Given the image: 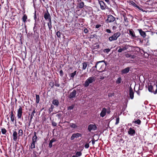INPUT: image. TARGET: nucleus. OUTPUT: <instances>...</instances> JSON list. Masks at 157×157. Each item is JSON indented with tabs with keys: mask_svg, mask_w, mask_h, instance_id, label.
Instances as JSON below:
<instances>
[{
	"mask_svg": "<svg viewBox=\"0 0 157 157\" xmlns=\"http://www.w3.org/2000/svg\"><path fill=\"white\" fill-rule=\"evenodd\" d=\"M10 116L11 120V121L13 122L14 119V114H13V111H12L10 112Z\"/></svg>",
	"mask_w": 157,
	"mask_h": 157,
	"instance_id": "obj_28",
	"label": "nucleus"
},
{
	"mask_svg": "<svg viewBox=\"0 0 157 157\" xmlns=\"http://www.w3.org/2000/svg\"><path fill=\"white\" fill-rule=\"evenodd\" d=\"M1 131H2V133L3 134H5L7 132L6 129L4 128H2Z\"/></svg>",
	"mask_w": 157,
	"mask_h": 157,
	"instance_id": "obj_44",
	"label": "nucleus"
},
{
	"mask_svg": "<svg viewBox=\"0 0 157 157\" xmlns=\"http://www.w3.org/2000/svg\"><path fill=\"white\" fill-rule=\"evenodd\" d=\"M129 34L132 37H136V36L135 35L134 32L132 29H130L129 30Z\"/></svg>",
	"mask_w": 157,
	"mask_h": 157,
	"instance_id": "obj_24",
	"label": "nucleus"
},
{
	"mask_svg": "<svg viewBox=\"0 0 157 157\" xmlns=\"http://www.w3.org/2000/svg\"><path fill=\"white\" fill-rule=\"evenodd\" d=\"M129 3L130 5H132L133 6L135 7H136L141 10L143 11V9L137 6L133 1H130Z\"/></svg>",
	"mask_w": 157,
	"mask_h": 157,
	"instance_id": "obj_16",
	"label": "nucleus"
},
{
	"mask_svg": "<svg viewBox=\"0 0 157 157\" xmlns=\"http://www.w3.org/2000/svg\"><path fill=\"white\" fill-rule=\"evenodd\" d=\"M17 116L18 119H21V117L22 113V108L20 106V108L17 110Z\"/></svg>",
	"mask_w": 157,
	"mask_h": 157,
	"instance_id": "obj_13",
	"label": "nucleus"
},
{
	"mask_svg": "<svg viewBox=\"0 0 157 157\" xmlns=\"http://www.w3.org/2000/svg\"><path fill=\"white\" fill-rule=\"evenodd\" d=\"M39 118H37V117L36 118V121H35V124H36V126H38V123L39 122Z\"/></svg>",
	"mask_w": 157,
	"mask_h": 157,
	"instance_id": "obj_58",
	"label": "nucleus"
},
{
	"mask_svg": "<svg viewBox=\"0 0 157 157\" xmlns=\"http://www.w3.org/2000/svg\"><path fill=\"white\" fill-rule=\"evenodd\" d=\"M99 3L101 9L102 10H105V8L106 5L104 2L102 1H99Z\"/></svg>",
	"mask_w": 157,
	"mask_h": 157,
	"instance_id": "obj_21",
	"label": "nucleus"
},
{
	"mask_svg": "<svg viewBox=\"0 0 157 157\" xmlns=\"http://www.w3.org/2000/svg\"><path fill=\"white\" fill-rule=\"evenodd\" d=\"M129 47V45H128L127 44H126L124 45V46L123 47L125 49V50H127Z\"/></svg>",
	"mask_w": 157,
	"mask_h": 157,
	"instance_id": "obj_52",
	"label": "nucleus"
},
{
	"mask_svg": "<svg viewBox=\"0 0 157 157\" xmlns=\"http://www.w3.org/2000/svg\"><path fill=\"white\" fill-rule=\"evenodd\" d=\"M84 5L83 2H82L77 4V8L78 9L82 8Z\"/></svg>",
	"mask_w": 157,
	"mask_h": 157,
	"instance_id": "obj_22",
	"label": "nucleus"
},
{
	"mask_svg": "<svg viewBox=\"0 0 157 157\" xmlns=\"http://www.w3.org/2000/svg\"><path fill=\"white\" fill-rule=\"evenodd\" d=\"M75 107L74 105L72 104L71 105L67 107V110H68L73 109Z\"/></svg>",
	"mask_w": 157,
	"mask_h": 157,
	"instance_id": "obj_38",
	"label": "nucleus"
},
{
	"mask_svg": "<svg viewBox=\"0 0 157 157\" xmlns=\"http://www.w3.org/2000/svg\"><path fill=\"white\" fill-rule=\"evenodd\" d=\"M52 125L53 126L56 127L57 126V123L55 122H52Z\"/></svg>",
	"mask_w": 157,
	"mask_h": 157,
	"instance_id": "obj_62",
	"label": "nucleus"
},
{
	"mask_svg": "<svg viewBox=\"0 0 157 157\" xmlns=\"http://www.w3.org/2000/svg\"><path fill=\"white\" fill-rule=\"evenodd\" d=\"M130 68L131 67H127L122 69L121 71V74L122 75H124L127 74L129 71Z\"/></svg>",
	"mask_w": 157,
	"mask_h": 157,
	"instance_id": "obj_12",
	"label": "nucleus"
},
{
	"mask_svg": "<svg viewBox=\"0 0 157 157\" xmlns=\"http://www.w3.org/2000/svg\"><path fill=\"white\" fill-rule=\"evenodd\" d=\"M77 71H75L69 74L71 79H73L75 76L76 75Z\"/></svg>",
	"mask_w": 157,
	"mask_h": 157,
	"instance_id": "obj_26",
	"label": "nucleus"
},
{
	"mask_svg": "<svg viewBox=\"0 0 157 157\" xmlns=\"http://www.w3.org/2000/svg\"><path fill=\"white\" fill-rule=\"evenodd\" d=\"M105 62V61L104 60H101V61H98L96 63L95 65L96 66H97L98 67V65L99 64V63H101Z\"/></svg>",
	"mask_w": 157,
	"mask_h": 157,
	"instance_id": "obj_41",
	"label": "nucleus"
},
{
	"mask_svg": "<svg viewBox=\"0 0 157 157\" xmlns=\"http://www.w3.org/2000/svg\"><path fill=\"white\" fill-rule=\"evenodd\" d=\"M13 139L14 141H16L17 139V133L16 131H14L13 134Z\"/></svg>",
	"mask_w": 157,
	"mask_h": 157,
	"instance_id": "obj_23",
	"label": "nucleus"
},
{
	"mask_svg": "<svg viewBox=\"0 0 157 157\" xmlns=\"http://www.w3.org/2000/svg\"><path fill=\"white\" fill-rule=\"evenodd\" d=\"M27 16L25 14H24V15L22 17V18L21 20H27Z\"/></svg>",
	"mask_w": 157,
	"mask_h": 157,
	"instance_id": "obj_54",
	"label": "nucleus"
},
{
	"mask_svg": "<svg viewBox=\"0 0 157 157\" xmlns=\"http://www.w3.org/2000/svg\"><path fill=\"white\" fill-rule=\"evenodd\" d=\"M119 117H118L116 118V122L115 123V124H116V125L117 124L119 123Z\"/></svg>",
	"mask_w": 157,
	"mask_h": 157,
	"instance_id": "obj_51",
	"label": "nucleus"
},
{
	"mask_svg": "<svg viewBox=\"0 0 157 157\" xmlns=\"http://www.w3.org/2000/svg\"><path fill=\"white\" fill-rule=\"evenodd\" d=\"M36 102L38 103L39 102V95L36 94Z\"/></svg>",
	"mask_w": 157,
	"mask_h": 157,
	"instance_id": "obj_43",
	"label": "nucleus"
},
{
	"mask_svg": "<svg viewBox=\"0 0 157 157\" xmlns=\"http://www.w3.org/2000/svg\"><path fill=\"white\" fill-rule=\"evenodd\" d=\"M105 77V76H100L99 78L101 80H102L104 79Z\"/></svg>",
	"mask_w": 157,
	"mask_h": 157,
	"instance_id": "obj_61",
	"label": "nucleus"
},
{
	"mask_svg": "<svg viewBox=\"0 0 157 157\" xmlns=\"http://www.w3.org/2000/svg\"><path fill=\"white\" fill-rule=\"evenodd\" d=\"M99 48V45L98 44V43L94 44L92 47V49L93 50L97 49L98 50Z\"/></svg>",
	"mask_w": 157,
	"mask_h": 157,
	"instance_id": "obj_25",
	"label": "nucleus"
},
{
	"mask_svg": "<svg viewBox=\"0 0 157 157\" xmlns=\"http://www.w3.org/2000/svg\"><path fill=\"white\" fill-rule=\"evenodd\" d=\"M91 142V141H90L89 143H85L84 145V147L85 148H88L89 147V143Z\"/></svg>",
	"mask_w": 157,
	"mask_h": 157,
	"instance_id": "obj_45",
	"label": "nucleus"
},
{
	"mask_svg": "<svg viewBox=\"0 0 157 157\" xmlns=\"http://www.w3.org/2000/svg\"><path fill=\"white\" fill-rule=\"evenodd\" d=\"M106 20H115V18L111 15H108L107 19Z\"/></svg>",
	"mask_w": 157,
	"mask_h": 157,
	"instance_id": "obj_34",
	"label": "nucleus"
},
{
	"mask_svg": "<svg viewBox=\"0 0 157 157\" xmlns=\"http://www.w3.org/2000/svg\"><path fill=\"white\" fill-rule=\"evenodd\" d=\"M77 93V91L75 90H74L73 91L71 92L68 95V98L70 99H72L76 97Z\"/></svg>",
	"mask_w": 157,
	"mask_h": 157,
	"instance_id": "obj_10",
	"label": "nucleus"
},
{
	"mask_svg": "<svg viewBox=\"0 0 157 157\" xmlns=\"http://www.w3.org/2000/svg\"><path fill=\"white\" fill-rule=\"evenodd\" d=\"M54 105L52 104L51 105L50 107L49 108L48 110V113L50 114L53 111V109H54Z\"/></svg>",
	"mask_w": 157,
	"mask_h": 157,
	"instance_id": "obj_27",
	"label": "nucleus"
},
{
	"mask_svg": "<svg viewBox=\"0 0 157 157\" xmlns=\"http://www.w3.org/2000/svg\"><path fill=\"white\" fill-rule=\"evenodd\" d=\"M114 95L115 94L114 93H109L108 94V96L109 97H112L113 96H114Z\"/></svg>",
	"mask_w": 157,
	"mask_h": 157,
	"instance_id": "obj_53",
	"label": "nucleus"
},
{
	"mask_svg": "<svg viewBox=\"0 0 157 157\" xmlns=\"http://www.w3.org/2000/svg\"><path fill=\"white\" fill-rule=\"evenodd\" d=\"M82 134L80 133H74L72 134V136L71 137L70 139L71 140H73L75 138H77L79 137H81Z\"/></svg>",
	"mask_w": 157,
	"mask_h": 157,
	"instance_id": "obj_11",
	"label": "nucleus"
},
{
	"mask_svg": "<svg viewBox=\"0 0 157 157\" xmlns=\"http://www.w3.org/2000/svg\"><path fill=\"white\" fill-rule=\"evenodd\" d=\"M49 22L48 23V27L49 29L50 30L52 28V23H51V20H49Z\"/></svg>",
	"mask_w": 157,
	"mask_h": 157,
	"instance_id": "obj_37",
	"label": "nucleus"
},
{
	"mask_svg": "<svg viewBox=\"0 0 157 157\" xmlns=\"http://www.w3.org/2000/svg\"><path fill=\"white\" fill-rule=\"evenodd\" d=\"M33 30L34 33V37L35 40H38L39 36V30L37 29V27L35 25L34 27Z\"/></svg>",
	"mask_w": 157,
	"mask_h": 157,
	"instance_id": "obj_7",
	"label": "nucleus"
},
{
	"mask_svg": "<svg viewBox=\"0 0 157 157\" xmlns=\"http://www.w3.org/2000/svg\"><path fill=\"white\" fill-rule=\"evenodd\" d=\"M23 134V130L21 129H20L18 131V136H21Z\"/></svg>",
	"mask_w": 157,
	"mask_h": 157,
	"instance_id": "obj_46",
	"label": "nucleus"
},
{
	"mask_svg": "<svg viewBox=\"0 0 157 157\" xmlns=\"http://www.w3.org/2000/svg\"><path fill=\"white\" fill-rule=\"evenodd\" d=\"M101 26V25L100 24H97L95 26V28L96 29H98Z\"/></svg>",
	"mask_w": 157,
	"mask_h": 157,
	"instance_id": "obj_60",
	"label": "nucleus"
},
{
	"mask_svg": "<svg viewBox=\"0 0 157 157\" xmlns=\"http://www.w3.org/2000/svg\"><path fill=\"white\" fill-rule=\"evenodd\" d=\"M52 143L49 141L48 147L49 148H51L52 146Z\"/></svg>",
	"mask_w": 157,
	"mask_h": 157,
	"instance_id": "obj_56",
	"label": "nucleus"
},
{
	"mask_svg": "<svg viewBox=\"0 0 157 157\" xmlns=\"http://www.w3.org/2000/svg\"><path fill=\"white\" fill-rule=\"evenodd\" d=\"M122 80L121 77H119L117 78L116 81V82L117 84H119L121 83Z\"/></svg>",
	"mask_w": 157,
	"mask_h": 157,
	"instance_id": "obj_33",
	"label": "nucleus"
},
{
	"mask_svg": "<svg viewBox=\"0 0 157 157\" xmlns=\"http://www.w3.org/2000/svg\"><path fill=\"white\" fill-rule=\"evenodd\" d=\"M61 33L59 31H58L56 32V35L58 37L60 38L61 37Z\"/></svg>",
	"mask_w": 157,
	"mask_h": 157,
	"instance_id": "obj_42",
	"label": "nucleus"
},
{
	"mask_svg": "<svg viewBox=\"0 0 157 157\" xmlns=\"http://www.w3.org/2000/svg\"><path fill=\"white\" fill-rule=\"evenodd\" d=\"M154 86H155L156 87V89L155 91H154L153 87L151 85L148 86V89L149 92L153 93L154 94H156L157 93V85L154 84Z\"/></svg>",
	"mask_w": 157,
	"mask_h": 157,
	"instance_id": "obj_8",
	"label": "nucleus"
},
{
	"mask_svg": "<svg viewBox=\"0 0 157 157\" xmlns=\"http://www.w3.org/2000/svg\"><path fill=\"white\" fill-rule=\"evenodd\" d=\"M82 155V153L81 151H77L76 152L75 155L78 157H80Z\"/></svg>",
	"mask_w": 157,
	"mask_h": 157,
	"instance_id": "obj_35",
	"label": "nucleus"
},
{
	"mask_svg": "<svg viewBox=\"0 0 157 157\" xmlns=\"http://www.w3.org/2000/svg\"><path fill=\"white\" fill-rule=\"evenodd\" d=\"M98 140H95L94 138H93L91 140V142H92V144L93 145H94L95 144V142L97 141Z\"/></svg>",
	"mask_w": 157,
	"mask_h": 157,
	"instance_id": "obj_59",
	"label": "nucleus"
},
{
	"mask_svg": "<svg viewBox=\"0 0 157 157\" xmlns=\"http://www.w3.org/2000/svg\"><path fill=\"white\" fill-rule=\"evenodd\" d=\"M129 91L130 98L131 99H132L134 98V92L133 91L132 87L131 86L129 87Z\"/></svg>",
	"mask_w": 157,
	"mask_h": 157,
	"instance_id": "obj_15",
	"label": "nucleus"
},
{
	"mask_svg": "<svg viewBox=\"0 0 157 157\" xmlns=\"http://www.w3.org/2000/svg\"><path fill=\"white\" fill-rule=\"evenodd\" d=\"M125 57L127 58H130L131 57L132 55L131 54L127 53L125 54Z\"/></svg>",
	"mask_w": 157,
	"mask_h": 157,
	"instance_id": "obj_57",
	"label": "nucleus"
},
{
	"mask_svg": "<svg viewBox=\"0 0 157 157\" xmlns=\"http://www.w3.org/2000/svg\"><path fill=\"white\" fill-rule=\"evenodd\" d=\"M88 30L86 28H85L84 30V32L86 34L88 32Z\"/></svg>",
	"mask_w": 157,
	"mask_h": 157,
	"instance_id": "obj_63",
	"label": "nucleus"
},
{
	"mask_svg": "<svg viewBox=\"0 0 157 157\" xmlns=\"http://www.w3.org/2000/svg\"><path fill=\"white\" fill-rule=\"evenodd\" d=\"M136 48H138L139 50V51L142 54V52L144 53V51L143 49H141L139 48L138 47H136Z\"/></svg>",
	"mask_w": 157,
	"mask_h": 157,
	"instance_id": "obj_50",
	"label": "nucleus"
},
{
	"mask_svg": "<svg viewBox=\"0 0 157 157\" xmlns=\"http://www.w3.org/2000/svg\"><path fill=\"white\" fill-rule=\"evenodd\" d=\"M59 74H60V75L61 76H63V70H61L59 71Z\"/></svg>",
	"mask_w": 157,
	"mask_h": 157,
	"instance_id": "obj_55",
	"label": "nucleus"
},
{
	"mask_svg": "<svg viewBox=\"0 0 157 157\" xmlns=\"http://www.w3.org/2000/svg\"><path fill=\"white\" fill-rule=\"evenodd\" d=\"M70 127L73 128H76L78 127V126L75 124L73 123H71L70 124Z\"/></svg>",
	"mask_w": 157,
	"mask_h": 157,
	"instance_id": "obj_29",
	"label": "nucleus"
},
{
	"mask_svg": "<svg viewBox=\"0 0 157 157\" xmlns=\"http://www.w3.org/2000/svg\"><path fill=\"white\" fill-rule=\"evenodd\" d=\"M106 113V109L105 108H103L100 113V116L102 117H104Z\"/></svg>",
	"mask_w": 157,
	"mask_h": 157,
	"instance_id": "obj_19",
	"label": "nucleus"
},
{
	"mask_svg": "<svg viewBox=\"0 0 157 157\" xmlns=\"http://www.w3.org/2000/svg\"><path fill=\"white\" fill-rule=\"evenodd\" d=\"M67 22L69 23V25L70 27H78L80 26L79 23H76L75 20H66ZM76 20H75L76 21Z\"/></svg>",
	"mask_w": 157,
	"mask_h": 157,
	"instance_id": "obj_3",
	"label": "nucleus"
},
{
	"mask_svg": "<svg viewBox=\"0 0 157 157\" xmlns=\"http://www.w3.org/2000/svg\"><path fill=\"white\" fill-rule=\"evenodd\" d=\"M128 133L131 136H134L136 133V131L135 129L130 128L128 131Z\"/></svg>",
	"mask_w": 157,
	"mask_h": 157,
	"instance_id": "obj_14",
	"label": "nucleus"
},
{
	"mask_svg": "<svg viewBox=\"0 0 157 157\" xmlns=\"http://www.w3.org/2000/svg\"><path fill=\"white\" fill-rule=\"evenodd\" d=\"M82 69L83 70H85L86 69L87 65V63L86 62H83L82 63Z\"/></svg>",
	"mask_w": 157,
	"mask_h": 157,
	"instance_id": "obj_30",
	"label": "nucleus"
},
{
	"mask_svg": "<svg viewBox=\"0 0 157 157\" xmlns=\"http://www.w3.org/2000/svg\"><path fill=\"white\" fill-rule=\"evenodd\" d=\"M137 30L139 32L140 35L143 37L144 38L146 37V35L145 32L143 31L141 29H138Z\"/></svg>",
	"mask_w": 157,
	"mask_h": 157,
	"instance_id": "obj_20",
	"label": "nucleus"
},
{
	"mask_svg": "<svg viewBox=\"0 0 157 157\" xmlns=\"http://www.w3.org/2000/svg\"><path fill=\"white\" fill-rule=\"evenodd\" d=\"M107 65V62L105 61V62H103L102 64L101 65V67L99 69V70H100V72H102L104 71H105V70L106 69V67Z\"/></svg>",
	"mask_w": 157,
	"mask_h": 157,
	"instance_id": "obj_9",
	"label": "nucleus"
},
{
	"mask_svg": "<svg viewBox=\"0 0 157 157\" xmlns=\"http://www.w3.org/2000/svg\"><path fill=\"white\" fill-rule=\"evenodd\" d=\"M133 123L136 124L140 125L141 124V121L139 119H138L134 121L133 122Z\"/></svg>",
	"mask_w": 157,
	"mask_h": 157,
	"instance_id": "obj_31",
	"label": "nucleus"
},
{
	"mask_svg": "<svg viewBox=\"0 0 157 157\" xmlns=\"http://www.w3.org/2000/svg\"><path fill=\"white\" fill-rule=\"evenodd\" d=\"M110 50H111V49H110V48H105V49H104L103 50V51L104 52L106 53L107 54H108L109 53V52L110 51Z\"/></svg>",
	"mask_w": 157,
	"mask_h": 157,
	"instance_id": "obj_36",
	"label": "nucleus"
},
{
	"mask_svg": "<svg viewBox=\"0 0 157 157\" xmlns=\"http://www.w3.org/2000/svg\"><path fill=\"white\" fill-rule=\"evenodd\" d=\"M106 31L108 33H111V30L109 29H106Z\"/></svg>",
	"mask_w": 157,
	"mask_h": 157,
	"instance_id": "obj_64",
	"label": "nucleus"
},
{
	"mask_svg": "<svg viewBox=\"0 0 157 157\" xmlns=\"http://www.w3.org/2000/svg\"><path fill=\"white\" fill-rule=\"evenodd\" d=\"M36 132L34 133V136L32 138V142L30 146L31 149H33L35 148L33 150V157H39V150L37 146L35 147V144L37 139V137L36 135Z\"/></svg>",
	"mask_w": 157,
	"mask_h": 157,
	"instance_id": "obj_1",
	"label": "nucleus"
},
{
	"mask_svg": "<svg viewBox=\"0 0 157 157\" xmlns=\"http://www.w3.org/2000/svg\"><path fill=\"white\" fill-rule=\"evenodd\" d=\"M52 104L54 106H55L56 107H57L59 104V102L58 99H53L52 101Z\"/></svg>",
	"mask_w": 157,
	"mask_h": 157,
	"instance_id": "obj_18",
	"label": "nucleus"
},
{
	"mask_svg": "<svg viewBox=\"0 0 157 157\" xmlns=\"http://www.w3.org/2000/svg\"><path fill=\"white\" fill-rule=\"evenodd\" d=\"M44 16L45 20H51L50 14L47 10L46 12H44Z\"/></svg>",
	"mask_w": 157,
	"mask_h": 157,
	"instance_id": "obj_17",
	"label": "nucleus"
},
{
	"mask_svg": "<svg viewBox=\"0 0 157 157\" xmlns=\"http://www.w3.org/2000/svg\"><path fill=\"white\" fill-rule=\"evenodd\" d=\"M121 34L120 32L115 33L112 36L109 37V40L110 41L116 40L120 36Z\"/></svg>",
	"mask_w": 157,
	"mask_h": 157,
	"instance_id": "obj_5",
	"label": "nucleus"
},
{
	"mask_svg": "<svg viewBox=\"0 0 157 157\" xmlns=\"http://www.w3.org/2000/svg\"><path fill=\"white\" fill-rule=\"evenodd\" d=\"M97 129V127L96 124H90L88 127L87 130L88 131L90 132L92 130L95 131Z\"/></svg>",
	"mask_w": 157,
	"mask_h": 157,
	"instance_id": "obj_6",
	"label": "nucleus"
},
{
	"mask_svg": "<svg viewBox=\"0 0 157 157\" xmlns=\"http://www.w3.org/2000/svg\"><path fill=\"white\" fill-rule=\"evenodd\" d=\"M33 6L35 9V12L34 14V20H36L37 19V15L38 16V20H39V17L38 15V12L37 13V10L39 11V8L38 7V4H35V2L34 0H33Z\"/></svg>",
	"mask_w": 157,
	"mask_h": 157,
	"instance_id": "obj_4",
	"label": "nucleus"
},
{
	"mask_svg": "<svg viewBox=\"0 0 157 157\" xmlns=\"http://www.w3.org/2000/svg\"><path fill=\"white\" fill-rule=\"evenodd\" d=\"M151 54H152L153 56H155L157 57V50L151 51Z\"/></svg>",
	"mask_w": 157,
	"mask_h": 157,
	"instance_id": "obj_32",
	"label": "nucleus"
},
{
	"mask_svg": "<svg viewBox=\"0 0 157 157\" xmlns=\"http://www.w3.org/2000/svg\"><path fill=\"white\" fill-rule=\"evenodd\" d=\"M120 47V48H119L117 51V52L119 53H121L122 51L125 50L123 47L122 48H121L120 47Z\"/></svg>",
	"mask_w": 157,
	"mask_h": 157,
	"instance_id": "obj_39",
	"label": "nucleus"
},
{
	"mask_svg": "<svg viewBox=\"0 0 157 157\" xmlns=\"http://www.w3.org/2000/svg\"><path fill=\"white\" fill-rule=\"evenodd\" d=\"M36 113V112L35 111V109L33 110V111L32 112L31 114L30 115L29 117H32V118H33V116H34V114Z\"/></svg>",
	"mask_w": 157,
	"mask_h": 157,
	"instance_id": "obj_47",
	"label": "nucleus"
},
{
	"mask_svg": "<svg viewBox=\"0 0 157 157\" xmlns=\"http://www.w3.org/2000/svg\"><path fill=\"white\" fill-rule=\"evenodd\" d=\"M55 83L54 84V85L56 87H59L60 86V85L58 83V81L57 80H55Z\"/></svg>",
	"mask_w": 157,
	"mask_h": 157,
	"instance_id": "obj_48",
	"label": "nucleus"
},
{
	"mask_svg": "<svg viewBox=\"0 0 157 157\" xmlns=\"http://www.w3.org/2000/svg\"><path fill=\"white\" fill-rule=\"evenodd\" d=\"M62 113H59L57 114L56 115V117H57L58 118V119L59 120L61 118L62 116Z\"/></svg>",
	"mask_w": 157,
	"mask_h": 157,
	"instance_id": "obj_40",
	"label": "nucleus"
},
{
	"mask_svg": "<svg viewBox=\"0 0 157 157\" xmlns=\"http://www.w3.org/2000/svg\"><path fill=\"white\" fill-rule=\"evenodd\" d=\"M49 85L52 87L53 88L54 85V83L53 82H51L49 83Z\"/></svg>",
	"mask_w": 157,
	"mask_h": 157,
	"instance_id": "obj_49",
	"label": "nucleus"
},
{
	"mask_svg": "<svg viewBox=\"0 0 157 157\" xmlns=\"http://www.w3.org/2000/svg\"><path fill=\"white\" fill-rule=\"evenodd\" d=\"M95 76H92L89 77L85 82L83 85L85 87L89 86L90 84H93L96 80Z\"/></svg>",
	"mask_w": 157,
	"mask_h": 157,
	"instance_id": "obj_2",
	"label": "nucleus"
}]
</instances>
